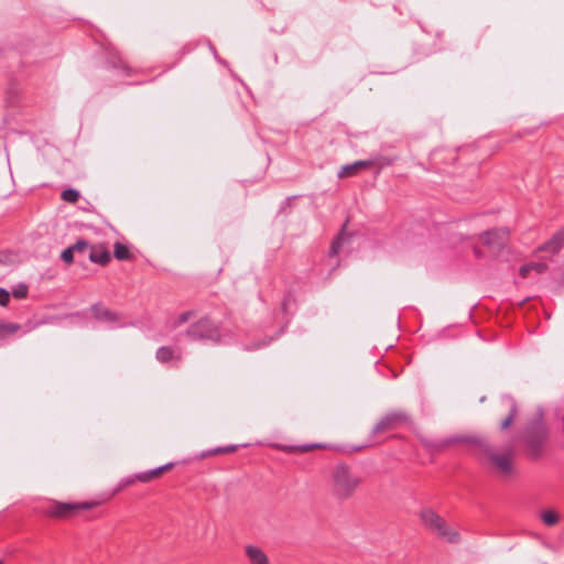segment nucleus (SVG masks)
<instances>
[{
  "label": "nucleus",
  "mask_w": 564,
  "mask_h": 564,
  "mask_svg": "<svg viewBox=\"0 0 564 564\" xmlns=\"http://www.w3.org/2000/svg\"><path fill=\"white\" fill-rule=\"evenodd\" d=\"M361 482V477L351 467L337 464L332 469L330 487L333 495L338 499L350 498Z\"/></svg>",
  "instance_id": "f257e3e1"
},
{
  "label": "nucleus",
  "mask_w": 564,
  "mask_h": 564,
  "mask_svg": "<svg viewBox=\"0 0 564 564\" xmlns=\"http://www.w3.org/2000/svg\"><path fill=\"white\" fill-rule=\"evenodd\" d=\"M470 441L476 444L479 453L484 454L499 476L509 477L514 473L513 449L511 447L499 452L489 446L484 440L471 438Z\"/></svg>",
  "instance_id": "f03ea898"
},
{
  "label": "nucleus",
  "mask_w": 564,
  "mask_h": 564,
  "mask_svg": "<svg viewBox=\"0 0 564 564\" xmlns=\"http://www.w3.org/2000/svg\"><path fill=\"white\" fill-rule=\"evenodd\" d=\"M423 524L437 534L441 539L455 543L459 541V534L456 530L448 528L446 522L432 509H424L420 513Z\"/></svg>",
  "instance_id": "7ed1b4c3"
},
{
  "label": "nucleus",
  "mask_w": 564,
  "mask_h": 564,
  "mask_svg": "<svg viewBox=\"0 0 564 564\" xmlns=\"http://www.w3.org/2000/svg\"><path fill=\"white\" fill-rule=\"evenodd\" d=\"M547 440V429L544 424L530 426L527 431L525 444L529 456L536 458L542 453Z\"/></svg>",
  "instance_id": "20e7f679"
},
{
  "label": "nucleus",
  "mask_w": 564,
  "mask_h": 564,
  "mask_svg": "<svg viewBox=\"0 0 564 564\" xmlns=\"http://www.w3.org/2000/svg\"><path fill=\"white\" fill-rule=\"evenodd\" d=\"M508 239L509 230L507 228L492 229L480 235V240L494 254L500 253L506 247Z\"/></svg>",
  "instance_id": "39448f33"
},
{
  "label": "nucleus",
  "mask_w": 564,
  "mask_h": 564,
  "mask_svg": "<svg viewBox=\"0 0 564 564\" xmlns=\"http://www.w3.org/2000/svg\"><path fill=\"white\" fill-rule=\"evenodd\" d=\"M187 335L193 339H218V330L213 325V323L208 318H203L198 321L196 324H193L188 330Z\"/></svg>",
  "instance_id": "423d86ee"
},
{
  "label": "nucleus",
  "mask_w": 564,
  "mask_h": 564,
  "mask_svg": "<svg viewBox=\"0 0 564 564\" xmlns=\"http://www.w3.org/2000/svg\"><path fill=\"white\" fill-rule=\"evenodd\" d=\"M408 421V416L403 412H393L386 415L380 422L373 427V433H381L399 426L400 424Z\"/></svg>",
  "instance_id": "0eeeda50"
},
{
  "label": "nucleus",
  "mask_w": 564,
  "mask_h": 564,
  "mask_svg": "<svg viewBox=\"0 0 564 564\" xmlns=\"http://www.w3.org/2000/svg\"><path fill=\"white\" fill-rule=\"evenodd\" d=\"M88 507H89L88 503L74 505V503H66V502H53L51 505V507L47 509L46 513L51 517L64 518L79 508H88Z\"/></svg>",
  "instance_id": "6e6552de"
},
{
  "label": "nucleus",
  "mask_w": 564,
  "mask_h": 564,
  "mask_svg": "<svg viewBox=\"0 0 564 564\" xmlns=\"http://www.w3.org/2000/svg\"><path fill=\"white\" fill-rule=\"evenodd\" d=\"M172 466H173V464L169 463L166 465H163V466H160L158 468H154V469H152L150 471L140 473V474L135 475L134 477L129 478V479L124 480L122 484H120V486L117 489V491L122 489L123 487H126L128 485L133 484L134 480L147 482V481L153 479L154 477H158L163 471L170 469Z\"/></svg>",
  "instance_id": "1a4fd4ad"
},
{
  "label": "nucleus",
  "mask_w": 564,
  "mask_h": 564,
  "mask_svg": "<svg viewBox=\"0 0 564 564\" xmlns=\"http://www.w3.org/2000/svg\"><path fill=\"white\" fill-rule=\"evenodd\" d=\"M564 246V227L556 231L549 241L541 245L538 251L551 252L553 254L561 251Z\"/></svg>",
  "instance_id": "9d476101"
},
{
  "label": "nucleus",
  "mask_w": 564,
  "mask_h": 564,
  "mask_svg": "<svg viewBox=\"0 0 564 564\" xmlns=\"http://www.w3.org/2000/svg\"><path fill=\"white\" fill-rule=\"evenodd\" d=\"M245 552L251 564H270L268 555L257 545H247Z\"/></svg>",
  "instance_id": "9b49d317"
},
{
  "label": "nucleus",
  "mask_w": 564,
  "mask_h": 564,
  "mask_svg": "<svg viewBox=\"0 0 564 564\" xmlns=\"http://www.w3.org/2000/svg\"><path fill=\"white\" fill-rule=\"evenodd\" d=\"M370 165V161H356L351 164H347L343 166L341 170L338 172V177H348L355 175L359 169L369 167Z\"/></svg>",
  "instance_id": "f8f14e48"
},
{
  "label": "nucleus",
  "mask_w": 564,
  "mask_h": 564,
  "mask_svg": "<svg viewBox=\"0 0 564 564\" xmlns=\"http://www.w3.org/2000/svg\"><path fill=\"white\" fill-rule=\"evenodd\" d=\"M502 402L507 408H509L510 413L507 415V417L501 422V429H507L513 421L514 416L517 415V404L513 398L506 395L502 398Z\"/></svg>",
  "instance_id": "ddd939ff"
},
{
  "label": "nucleus",
  "mask_w": 564,
  "mask_h": 564,
  "mask_svg": "<svg viewBox=\"0 0 564 564\" xmlns=\"http://www.w3.org/2000/svg\"><path fill=\"white\" fill-rule=\"evenodd\" d=\"M88 258L91 262L98 263V264H106L110 260V254L108 251L104 250L102 248H95L91 247L88 253Z\"/></svg>",
  "instance_id": "4468645a"
},
{
  "label": "nucleus",
  "mask_w": 564,
  "mask_h": 564,
  "mask_svg": "<svg viewBox=\"0 0 564 564\" xmlns=\"http://www.w3.org/2000/svg\"><path fill=\"white\" fill-rule=\"evenodd\" d=\"M91 311L94 313V316L98 319H101V321H113L115 319L113 313L104 308L100 305L93 306Z\"/></svg>",
  "instance_id": "2eb2a0df"
},
{
  "label": "nucleus",
  "mask_w": 564,
  "mask_h": 564,
  "mask_svg": "<svg viewBox=\"0 0 564 564\" xmlns=\"http://www.w3.org/2000/svg\"><path fill=\"white\" fill-rule=\"evenodd\" d=\"M174 358V351L172 348L170 347H160L156 351V359L160 361V362H166V361H170Z\"/></svg>",
  "instance_id": "dca6fc26"
},
{
  "label": "nucleus",
  "mask_w": 564,
  "mask_h": 564,
  "mask_svg": "<svg viewBox=\"0 0 564 564\" xmlns=\"http://www.w3.org/2000/svg\"><path fill=\"white\" fill-rule=\"evenodd\" d=\"M541 519L544 522V524L552 527L555 525L558 522V516L553 510H545L541 514Z\"/></svg>",
  "instance_id": "f3484780"
},
{
  "label": "nucleus",
  "mask_w": 564,
  "mask_h": 564,
  "mask_svg": "<svg viewBox=\"0 0 564 564\" xmlns=\"http://www.w3.org/2000/svg\"><path fill=\"white\" fill-rule=\"evenodd\" d=\"M347 239L346 237V234L344 232V230L338 235V237L333 241L332 246H330V250H329V254L330 256H336L338 254L339 250H340V247L341 245L345 242V240Z\"/></svg>",
  "instance_id": "a211bd4d"
},
{
  "label": "nucleus",
  "mask_w": 564,
  "mask_h": 564,
  "mask_svg": "<svg viewBox=\"0 0 564 564\" xmlns=\"http://www.w3.org/2000/svg\"><path fill=\"white\" fill-rule=\"evenodd\" d=\"M19 326L17 324L11 323H0V340L4 339L7 336L15 333Z\"/></svg>",
  "instance_id": "6ab92c4d"
},
{
  "label": "nucleus",
  "mask_w": 564,
  "mask_h": 564,
  "mask_svg": "<svg viewBox=\"0 0 564 564\" xmlns=\"http://www.w3.org/2000/svg\"><path fill=\"white\" fill-rule=\"evenodd\" d=\"M61 197L65 202L76 203L79 199V193L74 188H67L62 192Z\"/></svg>",
  "instance_id": "aec40b11"
},
{
  "label": "nucleus",
  "mask_w": 564,
  "mask_h": 564,
  "mask_svg": "<svg viewBox=\"0 0 564 564\" xmlns=\"http://www.w3.org/2000/svg\"><path fill=\"white\" fill-rule=\"evenodd\" d=\"M129 256H130L129 249L124 245L119 243V242H117L115 245V257L118 260H126L129 258Z\"/></svg>",
  "instance_id": "412c9836"
},
{
  "label": "nucleus",
  "mask_w": 564,
  "mask_h": 564,
  "mask_svg": "<svg viewBox=\"0 0 564 564\" xmlns=\"http://www.w3.org/2000/svg\"><path fill=\"white\" fill-rule=\"evenodd\" d=\"M70 248L74 250L75 253L76 252L77 253H85V252L89 253V250L91 247L89 246V243L86 240H78L76 243L70 246Z\"/></svg>",
  "instance_id": "4be33fe9"
},
{
  "label": "nucleus",
  "mask_w": 564,
  "mask_h": 564,
  "mask_svg": "<svg viewBox=\"0 0 564 564\" xmlns=\"http://www.w3.org/2000/svg\"><path fill=\"white\" fill-rule=\"evenodd\" d=\"M28 285L24 283H20L12 290V295L15 299H24L28 295Z\"/></svg>",
  "instance_id": "5701e85b"
},
{
  "label": "nucleus",
  "mask_w": 564,
  "mask_h": 564,
  "mask_svg": "<svg viewBox=\"0 0 564 564\" xmlns=\"http://www.w3.org/2000/svg\"><path fill=\"white\" fill-rule=\"evenodd\" d=\"M74 250L70 247H68L62 252L61 258L66 263H72L74 261Z\"/></svg>",
  "instance_id": "b1692460"
},
{
  "label": "nucleus",
  "mask_w": 564,
  "mask_h": 564,
  "mask_svg": "<svg viewBox=\"0 0 564 564\" xmlns=\"http://www.w3.org/2000/svg\"><path fill=\"white\" fill-rule=\"evenodd\" d=\"M531 269L536 273H543L547 270V264L545 262H531Z\"/></svg>",
  "instance_id": "393cba45"
},
{
  "label": "nucleus",
  "mask_w": 564,
  "mask_h": 564,
  "mask_svg": "<svg viewBox=\"0 0 564 564\" xmlns=\"http://www.w3.org/2000/svg\"><path fill=\"white\" fill-rule=\"evenodd\" d=\"M191 315H192V313H191V312H184V313H182V314L177 317V319L173 323V327H177L178 325L186 323V322L189 319Z\"/></svg>",
  "instance_id": "a878e982"
},
{
  "label": "nucleus",
  "mask_w": 564,
  "mask_h": 564,
  "mask_svg": "<svg viewBox=\"0 0 564 564\" xmlns=\"http://www.w3.org/2000/svg\"><path fill=\"white\" fill-rule=\"evenodd\" d=\"M238 448L237 445H230L226 447H217L212 453L213 454H219V453H231L235 452Z\"/></svg>",
  "instance_id": "bb28decb"
},
{
  "label": "nucleus",
  "mask_w": 564,
  "mask_h": 564,
  "mask_svg": "<svg viewBox=\"0 0 564 564\" xmlns=\"http://www.w3.org/2000/svg\"><path fill=\"white\" fill-rule=\"evenodd\" d=\"M9 300H10V293L7 290L0 288V305H2V306L7 305Z\"/></svg>",
  "instance_id": "cd10ccee"
},
{
  "label": "nucleus",
  "mask_w": 564,
  "mask_h": 564,
  "mask_svg": "<svg viewBox=\"0 0 564 564\" xmlns=\"http://www.w3.org/2000/svg\"><path fill=\"white\" fill-rule=\"evenodd\" d=\"M532 271L531 269V262L530 263H527V264H523L520 270H519V273L522 278H527L529 272Z\"/></svg>",
  "instance_id": "c85d7f7f"
},
{
  "label": "nucleus",
  "mask_w": 564,
  "mask_h": 564,
  "mask_svg": "<svg viewBox=\"0 0 564 564\" xmlns=\"http://www.w3.org/2000/svg\"><path fill=\"white\" fill-rule=\"evenodd\" d=\"M474 253H475V256H476L477 258H481V257H482V254H481V252H480V250H479L478 248H475V249H474Z\"/></svg>",
  "instance_id": "c756f323"
},
{
  "label": "nucleus",
  "mask_w": 564,
  "mask_h": 564,
  "mask_svg": "<svg viewBox=\"0 0 564 564\" xmlns=\"http://www.w3.org/2000/svg\"><path fill=\"white\" fill-rule=\"evenodd\" d=\"M0 564H4V562L2 560H0Z\"/></svg>",
  "instance_id": "7c9ffc66"
}]
</instances>
